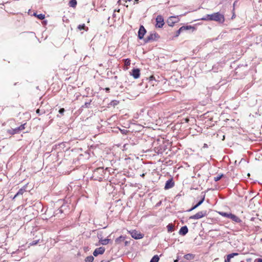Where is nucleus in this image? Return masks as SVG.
Returning a JSON list of instances; mask_svg holds the SVG:
<instances>
[{
	"label": "nucleus",
	"mask_w": 262,
	"mask_h": 262,
	"mask_svg": "<svg viewBox=\"0 0 262 262\" xmlns=\"http://www.w3.org/2000/svg\"><path fill=\"white\" fill-rule=\"evenodd\" d=\"M203 20H214L223 23L224 20V16L219 12L214 13L212 14H207L204 17L201 18Z\"/></svg>",
	"instance_id": "nucleus-1"
},
{
	"label": "nucleus",
	"mask_w": 262,
	"mask_h": 262,
	"mask_svg": "<svg viewBox=\"0 0 262 262\" xmlns=\"http://www.w3.org/2000/svg\"><path fill=\"white\" fill-rule=\"evenodd\" d=\"M128 232L130 233L132 237L135 239H138L142 238L143 237V235L141 234L140 232L136 231L135 230L132 231H128Z\"/></svg>",
	"instance_id": "nucleus-2"
},
{
	"label": "nucleus",
	"mask_w": 262,
	"mask_h": 262,
	"mask_svg": "<svg viewBox=\"0 0 262 262\" xmlns=\"http://www.w3.org/2000/svg\"><path fill=\"white\" fill-rule=\"evenodd\" d=\"M206 215V211H200L195 214L189 217L190 219L198 220L201 219Z\"/></svg>",
	"instance_id": "nucleus-3"
},
{
	"label": "nucleus",
	"mask_w": 262,
	"mask_h": 262,
	"mask_svg": "<svg viewBox=\"0 0 262 262\" xmlns=\"http://www.w3.org/2000/svg\"><path fill=\"white\" fill-rule=\"evenodd\" d=\"M164 24V19L161 15H158L156 18V27L157 28H161Z\"/></svg>",
	"instance_id": "nucleus-4"
},
{
	"label": "nucleus",
	"mask_w": 262,
	"mask_h": 262,
	"mask_svg": "<svg viewBox=\"0 0 262 262\" xmlns=\"http://www.w3.org/2000/svg\"><path fill=\"white\" fill-rule=\"evenodd\" d=\"M222 215L227 217L229 219H231L233 221H235V222L238 223V222H240V220L237 216H236V215L232 214L231 213H223Z\"/></svg>",
	"instance_id": "nucleus-5"
},
{
	"label": "nucleus",
	"mask_w": 262,
	"mask_h": 262,
	"mask_svg": "<svg viewBox=\"0 0 262 262\" xmlns=\"http://www.w3.org/2000/svg\"><path fill=\"white\" fill-rule=\"evenodd\" d=\"M146 33V30L144 28L143 26H141L139 30L138 31V37L140 39H142L143 38V36L144 34Z\"/></svg>",
	"instance_id": "nucleus-6"
},
{
	"label": "nucleus",
	"mask_w": 262,
	"mask_h": 262,
	"mask_svg": "<svg viewBox=\"0 0 262 262\" xmlns=\"http://www.w3.org/2000/svg\"><path fill=\"white\" fill-rule=\"evenodd\" d=\"M105 251V249L103 247H99L95 249L93 252V255L95 256H97L99 254H102Z\"/></svg>",
	"instance_id": "nucleus-7"
},
{
	"label": "nucleus",
	"mask_w": 262,
	"mask_h": 262,
	"mask_svg": "<svg viewBox=\"0 0 262 262\" xmlns=\"http://www.w3.org/2000/svg\"><path fill=\"white\" fill-rule=\"evenodd\" d=\"M135 79L139 78L140 75V71L139 69H135L132 70L131 74Z\"/></svg>",
	"instance_id": "nucleus-8"
},
{
	"label": "nucleus",
	"mask_w": 262,
	"mask_h": 262,
	"mask_svg": "<svg viewBox=\"0 0 262 262\" xmlns=\"http://www.w3.org/2000/svg\"><path fill=\"white\" fill-rule=\"evenodd\" d=\"M177 17L175 16H171L169 17L167 20V23L169 26H172L174 23L177 22L176 20Z\"/></svg>",
	"instance_id": "nucleus-9"
},
{
	"label": "nucleus",
	"mask_w": 262,
	"mask_h": 262,
	"mask_svg": "<svg viewBox=\"0 0 262 262\" xmlns=\"http://www.w3.org/2000/svg\"><path fill=\"white\" fill-rule=\"evenodd\" d=\"M188 231L187 227L186 226H183L180 229L179 234L182 235H185L187 233Z\"/></svg>",
	"instance_id": "nucleus-10"
},
{
	"label": "nucleus",
	"mask_w": 262,
	"mask_h": 262,
	"mask_svg": "<svg viewBox=\"0 0 262 262\" xmlns=\"http://www.w3.org/2000/svg\"><path fill=\"white\" fill-rule=\"evenodd\" d=\"M205 199V195H204L203 198L202 199L201 201H200L195 206H194L192 208L189 210V211L193 210V209L196 208L200 205H201L203 202H204Z\"/></svg>",
	"instance_id": "nucleus-11"
},
{
	"label": "nucleus",
	"mask_w": 262,
	"mask_h": 262,
	"mask_svg": "<svg viewBox=\"0 0 262 262\" xmlns=\"http://www.w3.org/2000/svg\"><path fill=\"white\" fill-rule=\"evenodd\" d=\"M26 191V187H24L19 190L18 192L14 195L13 199L19 195H22Z\"/></svg>",
	"instance_id": "nucleus-12"
},
{
	"label": "nucleus",
	"mask_w": 262,
	"mask_h": 262,
	"mask_svg": "<svg viewBox=\"0 0 262 262\" xmlns=\"http://www.w3.org/2000/svg\"><path fill=\"white\" fill-rule=\"evenodd\" d=\"M173 186V183L171 182V181L168 180L166 182L165 186V189H168L170 188H171Z\"/></svg>",
	"instance_id": "nucleus-13"
},
{
	"label": "nucleus",
	"mask_w": 262,
	"mask_h": 262,
	"mask_svg": "<svg viewBox=\"0 0 262 262\" xmlns=\"http://www.w3.org/2000/svg\"><path fill=\"white\" fill-rule=\"evenodd\" d=\"M167 230L168 232H172L174 230V225H172V224H169L167 226Z\"/></svg>",
	"instance_id": "nucleus-14"
},
{
	"label": "nucleus",
	"mask_w": 262,
	"mask_h": 262,
	"mask_svg": "<svg viewBox=\"0 0 262 262\" xmlns=\"http://www.w3.org/2000/svg\"><path fill=\"white\" fill-rule=\"evenodd\" d=\"M78 29L79 30H85V31H88V28L86 27L84 24L79 25L78 26Z\"/></svg>",
	"instance_id": "nucleus-15"
},
{
	"label": "nucleus",
	"mask_w": 262,
	"mask_h": 262,
	"mask_svg": "<svg viewBox=\"0 0 262 262\" xmlns=\"http://www.w3.org/2000/svg\"><path fill=\"white\" fill-rule=\"evenodd\" d=\"M25 124L21 125L19 127L16 128L14 129L15 133H17L19 130H22L25 129Z\"/></svg>",
	"instance_id": "nucleus-16"
},
{
	"label": "nucleus",
	"mask_w": 262,
	"mask_h": 262,
	"mask_svg": "<svg viewBox=\"0 0 262 262\" xmlns=\"http://www.w3.org/2000/svg\"><path fill=\"white\" fill-rule=\"evenodd\" d=\"M124 239H125L124 237H123L122 236H120L118 238L116 239L115 242L116 243H120V242L123 241Z\"/></svg>",
	"instance_id": "nucleus-17"
},
{
	"label": "nucleus",
	"mask_w": 262,
	"mask_h": 262,
	"mask_svg": "<svg viewBox=\"0 0 262 262\" xmlns=\"http://www.w3.org/2000/svg\"><path fill=\"white\" fill-rule=\"evenodd\" d=\"M110 239L107 238L102 239L100 241V243L102 245H105L108 243Z\"/></svg>",
	"instance_id": "nucleus-18"
},
{
	"label": "nucleus",
	"mask_w": 262,
	"mask_h": 262,
	"mask_svg": "<svg viewBox=\"0 0 262 262\" xmlns=\"http://www.w3.org/2000/svg\"><path fill=\"white\" fill-rule=\"evenodd\" d=\"M70 6L72 7H75L77 5L76 0H71L69 3Z\"/></svg>",
	"instance_id": "nucleus-19"
},
{
	"label": "nucleus",
	"mask_w": 262,
	"mask_h": 262,
	"mask_svg": "<svg viewBox=\"0 0 262 262\" xmlns=\"http://www.w3.org/2000/svg\"><path fill=\"white\" fill-rule=\"evenodd\" d=\"M159 257L158 255H155L150 260V262H158Z\"/></svg>",
	"instance_id": "nucleus-20"
},
{
	"label": "nucleus",
	"mask_w": 262,
	"mask_h": 262,
	"mask_svg": "<svg viewBox=\"0 0 262 262\" xmlns=\"http://www.w3.org/2000/svg\"><path fill=\"white\" fill-rule=\"evenodd\" d=\"M34 15L36 16L38 19L42 20L45 18V15L42 14H39L37 15L36 13H34Z\"/></svg>",
	"instance_id": "nucleus-21"
},
{
	"label": "nucleus",
	"mask_w": 262,
	"mask_h": 262,
	"mask_svg": "<svg viewBox=\"0 0 262 262\" xmlns=\"http://www.w3.org/2000/svg\"><path fill=\"white\" fill-rule=\"evenodd\" d=\"M94 257L92 256H88L85 259V262H93Z\"/></svg>",
	"instance_id": "nucleus-22"
},
{
	"label": "nucleus",
	"mask_w": 262,
	"mask_h": 262,
	"mask_svg": "<svg viewBox=\"0 0 262 262\" xmlns=\"http://www.w3.org/2000/svg\"><path fill=\"white\" fill-rule=\"evenodd\" d=\"M238 254L237 253H232L231 254H228L227 257L231 259V258H233L235 256L238 255Z\"/></svg>",
	"instance_id": "nucleus-23"
},
{
	"label": "nucleus",
	"mask_w": 262,
	"mask_h": 262,
	"mask_svg": "<svg viewBox=\"0 0 262 262\" xmlns=\"http://www.w3.org/2000/svg\"><path fill=\"white\" fill-rule=\"evenodd\" d=\"M184 257L187 259H191L193 258V256L192 254H188L185 255Z\"/></svg>",
	"instance_id": "nucleus-24"
},
{
	"label": "nucleus",
	"mask_w": 262,
	"mask_h": 262,
	"mask_svg": "<svg viewBox=\"0 0 262 262\" xmlns=\"http://www.w3.org/2000/svg\"><path fill=\"white\" fill-rule=\"evenodd\" d=\"M130 61L129 59H126L124 61L125 65L126 66H129L130 64Z\"/></svg>",
	"instance_id": "nucleus-25"
},
{
	"label": "nucleus",
	"mask_w": 262,
	"mask_h": 262,
	"mask_svg": "<svg viewBox=\"0 0 262 262\" xmlns=\"http://www.w3.org/2000/svg\"><path fill=\"white\" fill-rule=\"evenodd\" d=\"M222 176H223V175L222 174L221 176H217L214 177V181L216 182L219 181L221 179Z\"/></svg>",
	"instance_id": "nucleus-26"
},
{
	"label": "nucleus",
	"mask_w": 262,
	"mask_h": 262,
	"mask_svg": "<svg viewBox=\"0 0 262 262\" xmlns=\"http://www.w3.org/2000/svg\"><path fill=\"white\" fill-rule=\"evenodd\" d=\"M185 28L184 27H181L179 30L177 31V35L176 36H178L180 33V32L181 31V30H182L183 29Z\"/></svg>",
	"instance_id": "nucleus-27"
},
{
	"label": "nucleus",
	"mask_w": 262,
	"mask_h": 262,
	"mask_svg": "<svg viewBox=\"0 0 262 262\" xmlns=\"http://www.w3.org/2000/svg\"><path fill=\"white\" fill-rule=\"evenodd\" d=\"M64 112V109L63 108H60L59 111V113L60 114H63Z\"/></svg>",
	"instance_id": "nucleus-28"
},
{
	"label": "nucleus",
	"mask_w": 262,
	"mask_h": 262,
	"mask_svg": "<svg viewBox=\"0 0 262 262\" xmlns=\"http://www.w3.org/2000/svg\"><path fill=\"white\" fill-rule=\"evenodd\" d=\"M254 262H262V259L257 258L254 260Z\"/></svg>",
	"instance_id": "nucleus-29"
},
{
	"label": "nucleus",
	"mask_w": 262,
	"mask_h": 262,
	"mask_svg": "<svg viewBox=\"0 0 262 262\" xmlns=\"http://www.w3.org/2000/svg\"><path fill=\"white\" fill-rule=\"evenodd\" d=\"M151 39H152V35H151L150 36L148 37V39L147 41Z\"/></svg>",
	"instance_id": "nucleus-30"
},
{
	"label": "nucleus",
	"mask_w": 262,
	"mask_h": 262,
	"mask_svg": "<svg viewBox=\"0 0 262 262\" xmlns=\"http://www.w3.org/2000/svg\"><path fill=\"white\" fill-rule=\"evenodd\" d=\"M225 262H230V259L227 257V259L225 260Z\"/></svg>",
	"instance_id": "nucleus-31"
},
{
	"label": "nucleus",
	"mask_w": 262,
	"mask_h": 262,
	"mask_svg": "<svg viewBox=\"0 0 262 262\" xmlns=\"http://www.w3.org/2000/svg\"><path fill=\"white\" fill-rule=\"evenodd\" d=\"M208 147V145L207 144H204V145H203V148H207Z\"/></svg>",
	"instance_id": "nucleus-32"
},
{
	"label": "nucleus",
	"mask_w": 262,
	"mask_h": 262,
	"mask_svg": "<svg viewBox=\"0 0 262 262\" xmlns=\"http://www.w3.org/2000/svg\"><path fill=\"white\" fill-rule=\"evenodd\" d=\"M138 1L139 0H135V3H138Z\"/></svg>",
	"instance_id": "nucleus-33"
},
{
	"label": "nucleus",
	"mask_w": 262,
	"mask_h": 262,
	"mask_svg": "<svg viewBox=\"0 0 262 262\" xmlns=\"http://www.w3.org/2000/svg\"><path fill=\"white\" fill-rule=\"evenodd\" d=\"M39 109L37 110V111H36V113H39Z\"/></svg>",
	"instance_id": "nucleus-34"
},
{
	"label": "nucleus",
	"mask_w": 262,
	"mask_h": 262,
	"mask_svg": "<svg viewBox=\"0 0 262 262\" xmlns=\"http://www.w3.org/2000/svg\"><path fill=\"white\" fill-rule=\"evenodd\" d=\"M101 262H109V261L102 260Z\"/></svg>",
	"instance_id": "nucleus-35"
},
{
	"label": "nucleus",
	"mask_w": 262,
	"mask_h": 262,
	"mask_svg": "<svg viewBox=\"0 0 262 262\" xmlns=\"http://www.w3.org/2000/svg\"><path fill=\"white\" fill-rule=\"evenodd\" d=\"M109 90H110V89H109V88H106V90L107 91H109Z\"/></svg>",
	"instance_id": "nucleus-36"
},
{
	"label": "nucleus",
	"mask_w": 262,
	"mask_h": 262,
	"mask_svg": "<svg viewBox=\"0 0 262 262\" xmlns=\"http://www.w3.org/2000/svg\"><path fill=\"white\" fill-rule=\"evenodd\" d=\"M178 261V259H176V260H175L174 261V262H177Z\"/></svg>",
	"instance_id": "nucleus-37"
},
{
	"label": "nucleus",
	"mask_w": 262,
	"mask_h": 262,
	"mask_svg": "<svg viewBox=\"0 0 262 262\" xmlns=\"http://www.w3.org/2000/svg\"><path fill=\"white\" fill-rule=\"evenodd\" d=\"M34 244H36V243L35 242H34L33 244L32 245H34Z\"/></svg>",
	"instance_id": "nucleus-38"
},
{
	"label": "nucleus",
	"mask_w": 262,
	"mask_h": 262,
	"mask_svg": "<svg viewBox=\"0 0 262 262\" xmlns=\"http://www.w3.org/2000/svg\"><path fill=\"white\" fill-rule=\"evenodd\" d=\"M34 244H36V243L35 242H34L33 244L32 245H34Z\"/></svg>",
	"instance_id": "nucleus-39"
},
{
	"label": "nucleus",
	"mask_w": 262,
	"mask_h": 262,
	"mask_svg": "<svg viewBox=\"0 0 262 262\" xmlns=\"http://www.w3.org/2000/svg\"><path fill=\"white\" fill-rule=\"evenodd\" d=\"M34 244H36V243L35 242H34L33 244L32 245H34Z\"/></svg>",
	"instance_id": "nucleus-40"
}]
</instances>
